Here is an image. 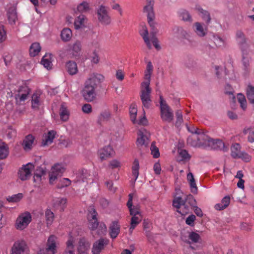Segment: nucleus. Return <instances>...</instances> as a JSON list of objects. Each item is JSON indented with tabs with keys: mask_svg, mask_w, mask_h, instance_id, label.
Returning <instances> with one entry per match:
<instances>
[{
	"mask_svg": "<svg viewBox=\"0 0 254 254\" xmlns=\"http://www.w3.org/2000/svg\"><path fill=\"white\" fill-rule=\"evenodd\" d=\"M154 1L153 0H146V4L144 6L143 12L148 19H155V13L153 10Z\"/></svg>",
	"mask_w": 254,
	"mask_h": 254,
	"instance_id": "obj_16",
	"label": "nucleus"
},
{
	"mask_svg": "<svg viewBox=\"0 0 254 254\" xmlns=\"http://www.w3.org/2000/svg\"><path fill=\"white\" fill-rule=\"evenodd\" d=\"M139 33L149 49H151L152 47L151 41L157 50H159L161 49L156 37L154 36L149 37L148 31L145 26H142V29L139 31Z\"/></svg>",
	"mask_w": 254,
	"mask_h": 254,
	"instance_id": "obj_4",
	"label": "nucleus"
},
{
	"mask_svg": "<svg viewBox=\"0 0 254 254\" xmlns=\"http://www.w3.org/2000/svg\"><path fill=\"white\" fill-rule=\"evenodd\" d=\"M41 49L40 44L37 42L33 43L29 48V54L31 57L37 56Z\"/></svg>",
	"mask_w": 254,
	"mask_h": 254,
	"instance_id": "obj_38",
	"label": "nucleus"
},
{
	"mask_svg": "<svg viewBox=\"0 0 254 254\" xmlns=\"http://www.w3.org/2000/svg\"><path fill=\"white\" fill-rule=\"evenodd\" d=\"M173 206L177 208L178 212L183 214L180 210L179 209L181 206H183L185 208V203L184 199L181 197H175L173 200Z\"/></svg>",
	"mask_w": 254,
	"mask_h": 254,
	"instance_id": "obj_37",
	"label": "nucleus"
},
{
	"mask_svg": "<svg viewBox=\"0 0 254 254\" xmlns=\"http://www.w3.org/2000/svg\"><path fill=\"white\" fill-rule=\"evenodd\" d=\"M180 18L183 21L191 22L192 18L190 13L185 9H181L179 11Z\"/></svg>",
	"mask_w": 254,
	"mask_h": 254,
	"instance_id": "obj_41",
	"label": "nucleus"
},
{
	"mask_svg": "<svg viewBox=\"0 0 254 254\" xmlns=\"http://www.w3.org/2000/svg\"><path fill=\"white\" fill-rule=\"evenodd\" d=\"M41 94L39 93H34L31 97V107L32 108L38 110L41 105L40 101Z\"/></svg>",
	"mask_w": 254,
	"mask_h": 254,
	"instance_id": "obj_31",
	"label": "nucleus"
},
{
	"mask_svg": "<svg viewBox=\"0 0 254 254\" xmlns=\"http://www.w3.org/2000/svg\"><path fill=\"white\" fill-rule=\"evenodd\" d=\"M142 220V216L141 214H137L132 216L129 227V231H132L136 226L141 222Z\"/></svg>",
	"mask_w": 254,
	"mask_h": 254,
	"instance_id": "obj_36",
	"label": "nucleus"
},
{
	"mask_svg": "<svg viewBox=\"0 0 254 254\" xmlns=\"http://www.w3.org/2000/svg\"><path fill=\"white\" fill-rule=\"evenodd\" d=\"M188 237L190 239V241L191 242V244L196 243L199 242L200 237L199 235L194 232H188Z\"/></svg>",
	"mask_w": 254,
	"mask_h": 254,
	"instance_id": "obj_53",
	"label": "nucleus"
},
{
	"mask_svg": "<svg viewBox=\"0 0 254 254\" xmlns=\"http://www.w3.org/2000/svg\"><path fill=\"white\" fill-rule=\"evenodd\" d=\"M214 149H224V143L220 139H213L211 138L209 145Z\"/></svg>",
	"mask_w": 254,
	"mask_h": 254,
	"instance_id": "obj_35",
	"label": "nucleus"
},
{
	"mask_svg": "<svg viewBox=\"0 0 254 254\" xmlns=\"http://www.w3.org/2000/svg\"><path fill=\"white\" fill-rule=\"evenodd\" d=\"M97 15L98 20L102 25L106 26L111 23V17L107 6L103 4L100 5L97 9Z\"/></svg>",
	"mask_w": 254,
	"mask_h": 254,
	"instance_id": "obj_5",
	"label": "nucleus"
},
{
	"mask_svg": "<svg viewBox=\"0 0 254 254\" xmlns=\"http://www.w3.org/2000/svg\"><path fill=\"white\" fill-rule=\"evenodd\" d=\"M58 244V238L54 235H50L46 242V248L40 249L38 254H55L57 253Z\"/></svg>",
	"mask_w": 254,
	"mask_h": 254,
	"instance_id": "obj_3",
	"label": "nucleus"
},
{
	"mask_svg": "<svg viewBox=\"0 0 254 254\" xmlns=\"http://www.w3.org/2000/svg\"><path fill=\"white\" fill-rule=\"evenodd\" d=\"M8 154V148L7 145L3 142H0V159L5 158Z\"/></svg>",
	"mask_w": 254,
	"mask_h": 254,
	"instance_id": "obj_42",
	"label": "nucleus"
},
{
	"mask_svg": "<svg viewBox=\"0 0 254 254\" xmlns=\"http://www.w3.org/2000/svg\"><path fill=\"white\" fill-rule=\"evenodd\" d=\"M148 23L150 27V36H156V34L158 32V30L156 27V23L154 22V19H148L147 20Z\"/></svg>",
	"mask_w": 254,
	"mask_h": 254,
	"instance_id": "obj_49",
	"label": "nucleus"
},
{
	"mask_svg": "<svg viewBox=\"0 0 254 254\" xmlns=\"http://www.w3.org/2000/svg\"><path fill=\"white\" fill-rule=\"evenodd\" d=\"M176 116L177 118L176 126L179 127L183 122V115L181 111L179 110L177 111L176 112Z\"/></svg>",
	"mask_w": 254,
	"mask_h": 254,
	"instance_id": "obj_64",
	"label": "nucleus"
},
{
	"mask_svg": "<svg viewBox=\"0 0 254 254\" xmlns=\"http://www.w3.org/2000/svg\"><path fill=\"white\" fill-rule=\"evenodd\" d=\"M213 41L217 47H223L225 45L224 40L218 36L213 35Z\"/></svg>",
	"mask_w": 254,
	"mask_h": 254,
	"instance_id": "obj_56",
	"label": "nucleus"
},
{
	"mask_svg": "<svg viewBox=\"0 0 254 254\" xmlns=\"http://www.w3.org/2000/svg\"><path fill=\"white\" fill-rule=\"evenodd\" d=\"M241 146L238 143H235L232 145L231 148V156L234 158H237L242 151H240Z\"/></svg>",
	"mask_w": 254,
	"mask_h": 254,
	"instance_id": "obj_45",
	"label": "nucleus"
},
{
	"mask_svg": "<svg viewBox=\"0 0 254 254\" xmlns=\"http://www.w3.org/2000/svg\"><path fill=\"white\" fill-rule=\"evenodd\" d=\"M159 104L161 120L164 122L171 123L174 119L173 112L162 96L159 97Z\"/></svg>",
	"mask_w": 254,
	"mask_h": 254,
	"instance_id": "obj_2",
	"label": "nucleus"
},
{
	"mask_svg": "<svg viewBox=\"0 0 254 254\" xmlns=\"http://www.w3.org/2000/svg\"><path fill=\"white\" fill-rule=\"evenodd\" d=\"M115 154V152L110 145L106 146L98 151V155L102 161L113 157Z\"/></svg>",
	"mask_w": 254,
	"mask_h": 254,
	"instance_id": "obj_15",
	"label": "nucleus"
},
{
	"mask_svg": "<svg viewBox=\"0 0 254 254\" xmlns=\"http://www.w3.org/2000/svg\"><path fill=\"white\" fill-rule=\"evenodd\" d=\"M27 246L23 240H18L14 242L10 254H27Z\"/></svg>",
	"mask_w": 254,
	"mask_h": 254,
	"instance_id": "obj_11",
	"label": "nucleus"
},
{
	"mask_svg": "<svg viewBox=\"0 0 254 254\" xmlns=\"http://www.w3.org/2000/svg\"><path fill=\"white\" fill-rule=\"evenodd\" d=\"M6 32L4 25H0V43L4 42L6 39Z\"/></svg>",
	"mask_w": 254,
	"mask_h": 254,
	"instance_id": "obj_60",
	"label": "nucleus"
},
{
	"mask_svg": "<svg viewBox=\"0 0 254 254\" xmlns=\"http://www.w3.org/2000/svg\"><path fill=\"white\" fill-rule=\"evenodd\" d=\"M59 114L62 121L66 122L68 120L70 113L64 103L61 106Z\"/></svg>",
	"mask_w": 254,
	"mask_h": 254,
	"instance_id": "obj_28",
	"label": "nucleus"
},
{
	"mask_svg": "<svg viewBox=\"0 0 254 254\" xmlns=\"http://www.w3.org/2000/svg\"><path fill=\"white\" fill-rule=\"evenodd\" d=\"M90 244L84 238L80 239L77 246V254H87L90 248Z\"/></svg>",
	"mask_w": 254,
	"mask_h": 254,
	"instance_id": "obj_19",
	"label": "nucleus"
},
{
	"mask_svg": "<svg viewBox=\"0 0 254 254\" xmlns=\"http://www.w3.org/2000/svg\"><path fill=\"white\" fill-rule=\"evenodd\" d=\"M30 92V89L26 85L20 86L15 94V99L17 104H20L27 99Z\"/></svg>",
	"mask_w": 254,
	"mask_h": 254,
	"instance_id": "obj_8",
	"label": "nucleus"
},
{
	"mask_svg": "<svg viewBox=\"0 0 254 254\" xmlns=\"http://www.w3.org/2000/svg\"><path fill=\"white\" fill-rule=\"evenodd\" d=\"M185 203V210L183 213H187L190 209L196 205V201L194 197L190 194L186 196L184 199Z\"/></svg>",
	"mask_w": 254,
	"mask_h": 254,
	"instance_id": "obj_22",
	"label": "nucleus"
},
{
	"mask_svg": "<svg viewBox=\"0 0 254 254\" xmlns=\"http://www.w3.org/2000/svg\"><path fill=\"white\" fill-rule=\"evenodd\" d=\"M196 9L198 12V14L202 19L205 21L207 25L209 24L211 21V17L209 12L203 9L200 6H197Z\"/></svg>",
	"mask_w": 254,
	"mask_h": 254,
	"instance_id": "obj_30",
	"label": "nucleus"
},
{
	"mask_svg": "<svg viewBox=\"0 0 254 254\" xmlns=\"http://www.w3.org/2000/svg\"><path fill=\"white\" fill-rule=\"evenodd\" d=\"M104 79L103 75L98 73H92L89 75L82 91V96L86 101L92 102L95 99L96 95L95 89Z\"/></svg>",
	"mask_w": 254,
	"mask_h": 254,
	"instance_id": "obj_1",
	"label": "nucleus"
},
{
	"mask_svg": "<svg viewBox=\"0 0 254 254\" xmlns=\"http://www.w3.org/2000/svg\"><path fill=\"white\" fill-rule=\"evenodd\" d=\"M236 41L241 50L247 43V39L245 34L241 30H238L236 33Z\"/></svg>",
	"mask_w": 254,
	"mask_h": 254,
	"instance_id": "obj_25",
	"label": "nucleus"
},
{
	"mask_svg": "<svg viewBox=\"0 0 254 254\" xmlns=\"http://www.w3.org/2000/svg\"><path fill=\"white\" fill-rule=\"evenodd\" d=\"M247 95L250 102L254 104V87L249 85L247 89Z\"/></svg>",
	"mask_w": 254,
	"mask_h": 254,
	"instance_id": "obj_48",
	"label": "nucleus"
},
{
	"mask_svg": "<svg viewBox=\"0 0 254 254\" xmlns=\"http://www.w3.org/2000/svg\"><path fill=\"white\" fill-rule=\"evenodd\" d=\"M143 227L146 237H149L151 236L150 230L152 228L151 223L148 220H144Z\"/></svg>",
	"mask_w": 254,
	"mask_h": 254,
	"instance_id": "obj_54",
	"label": "nucleus"
},
{
	"mask_svg": "<svg viewBox=\"0 0 254 254\" xmlns=\"http://www.w3.org/2000/svg\"><path fill=\"white\" fill-rule=\"evenodd\" d=\"M111 117V112L109 110H105L102 112L100 116V120L102 121H107Z\"/></svg>",
	"mask_w": 254,
	"mask_h": 254,
	"instance_id": "obj_63",
	"label": "nucleus"
},
{
	"mask_svg": "<svg viewBox=\"0 0 254 254\" xmlns=\"http://www.w3.org/2000/svg\"><path fill=\"white\" fill-rule=\"evenodd\" d=\"M35 143V137L32 134L26 136L22 144L24 150L26 151L31 150Z\"/></svg>",
	"mask_w": 254,
	"mask_h": 254,
	"instance_id": "obj_23",
	"label": "nucleus"
},
{
	"mask_svg": "<svg viewBox=\"0 0 254 254\" xmlns=\"http://www.w3.org/2000/svg\"><path fill=\"white\" fill-rule=\"evenodd\" d=\"M81 50V43L77 41H76L71 46V50L73 56H76L79 54Z\"/></svg>",
	"mask_w": 254,
	"mask_h": 254,
	"instance_id": "obj_47",
	"label": "nucleus"
},
{
	"mask_svg": "<svg viewBox=\"0 0 254 254\" xmlns=\"http://www.w3.org/2000/svg\"><path fill=\"white\" fill-rule=\"evenodd\" d=\"M138 137L136 140V145L138 147L143 145L147 146L148 143L149 134L147 131L145 129H140L137 132Z\"/></svg>",
	"mask_w": 254,
	"mask_h": 254,
	"instance_id": "obj_12",
	"label": "nucleus"
},
{
	"mask_svg": "<svg viewBox=\"0 0 254 254\" xmlns=\"http://www.w3.org/2000/svg\"><path fill=\"white\" fill-rule=\"evenodd\" d=\"M148 83H142L141 89L140 91V99L143 106L148 109L151 105V89L149 87Z\"/></svg>",
	"mask_w": 254,
	"mask_h": 254,
	"instance_id": "obj_6",
	"label": "nucleus"
},
{
	"mask_svg": "<svg viewBox=\"0 0 254 254\" xmlns=\"http://www.w3.org/2000/svg\"><path fill=\"white\" fill-rule=\"evenodd\" d=\"M66 68L67 72L71 75L76 74L78 71L77 64L73 61H68L66 63Z\"/></svg>",
	"mask_w": 254,
	"mask_h": 254,
	"instance_id": "obj_33",
	"label": "nucleus"
},
{
	"mask_svg": "<svg viewBox=\"0 0 254 254\" xmlns=\"http://www.w3.org/2000/svg\"><path fill=\"white\" fill-rule=\"evenodd\" d=\"M153 71V66L152 63L150 62H148L145 71L144 79L145 81L142 83H148V85H150L151 75Z\"/></svg>",
	"mask_w": 254,
	"mask_h": 254,
	"instance_id": "obj_34",
	"label": "nucleus"
},
{
	"mask_svg": "<svg viewBox=\"0 0 254 254\" xmlns=\"http://www.w3.org/2000/svg\"><path fill=\"white\" fill-rule=\"evenodd\" d=\"M77 10L80 12H86L90 10L89 3L86 1H83L77 7Z\"/></svg>",
	"mask_w": 254,
	"mask_h": 254,
	"instance_id": "obj_50",
	"label": "nucleus"
},
{
	"mask_svg": "<svg viewBox=\"0 0 254 254\" xmlns=\"http://www.w3.org/2000/svg\"><path fill=\"white\" fill-rule=\"evenodd\" d=\"M242 64L243 65V69L245 73H248L250 71L251 57L250 55L249 52L246 50H242Z\"/></svg>",
	"mask_w": 254,
	"mask_h": 254,
	"instance_id": "obj_17",
	"label": "nucleus"
},
{
	"mask_svg": "<svg viewBox=\"0 0 254 254\" xmlns=\"http://www.w3.org/2000/svg\"><path fill=\"white\" fill-rule=\"evenodd\" d=\"M139 161L137 159H135L132 164V175L134 177V181H135L139 175Z\"/></svg>",
	"mask_w": 254,
	"mask_h": 254,
	"instance_id": "obj_44",
	"label": "nucleus"
},
{
	"mask_svg": "<svg viewBox=\"0 0 254 254\" xmlns=\"http://www.w3.org/2000/svg\"><path fill=\"white\" fill-rule=\"evenodd\" d=\"M45 216L47 226L51 225L54 218L53 212L50 210L47 209L45 212Z\"/></svg>",
	"mask_w": 254,
	"mask_h": 254,
	"instance_id": "obj_55",
	"label": "nucleus"
},
{
	"mask_svg": "<svg viewBox=\"0 0 254 254\" xmlns=\"http://www.w3.org/2000/svg\"><path fill=\"white\" fill-rule=\"evenodd\" d=\"M96 230H97V233L98 235H102L106 232L107 227L104 223H101L98 224V226Z\"/></svg>",
	"mask_w": 254,
	"mask_h": 254,
	"instance_id": "obj_59",
	"label": "nucleus"
},
{
	"mask_svg": "<svg viewBox=\"0 0 254 254\" xmlns=\"http://www.w3.org/2000/svg\"><path fill=\"white\" fill-rule=\"evenodd\" d=\"M71 184V181L68 178L61 179L57 184L58 189H62L64 187L69 186Z\"/></svg>",
	"mask_w": 254,
	"mask_h": 254,
	"instance_id": "obj_52",
	"label": "nucleus"
},
{
	"mask_svg": "<svg viewBox=\"0 0 254 254\" xmlns=\"http://www.w3.org/2000/svg\"><path fill=\"white\" fill-rule=\"evenodd\" d=\"M87 20V19L85 15L80 14L75 19L74 22L75 28L79 29L85 27Z\"/></svg>",
	"mask_w": 254,
	"mask_h": 254,
	"instance_id": "obj_29",
	"label": "nucleus"
},
{
	"mask_svg": "<svg viewBox=\"0 0 254 254\" xmlns=\"http://www.w3.org/2000/svg\"><path fill=\"white\" fill-rule=\"evenodd\" d=\"M194 139H197V141L196 142L192 143L193 146H200L203 145H209V142L211 139L208 135L203 132L200 131L197 135L193 136Z\"/></svg>",
	"mask_w": 254,
	"mask_h": 254,
	"instance_id": "obj_18",
	"label": "nucleus"
},
{
	"mask_svg": "<svg viewBox=\"0 0 254 254\" xmlns=\"http://www.w3.org/2000/svg\"><path fill=\"white\" fill-rule=\"evenodd\" d=\"M64 171V168L61 164H55L51 169L49 174V182L51 184H54V182L60 177Z\"/></svg>",
	"mask_w": 254,
	"mask_h": 254,
	"instance_id": "obj_9",
	"label": "nucleus"
},
{
	"mask_svg": "<svg viewBox=\"0 0 254 254\" xmlns=\"http://www.w3.org/2000/svg\"><path fill=\"white\" fill-rule=\"evenodd\" d=\"M237 99L239 103L241 105V108L243 110H245L247 108V101L245 97L242 94H238Z\"/></svg>",
	"mask_w": 254,
	"mask_h": 254,
	"instance_id": "obj_57",
	"label": "nucleus"
},
{
	"mask_svg": "<svg viewBox=\"0 0 254 254\" xmlns=\"http://www.w3.org/2000/svg\"><path fill=\"white\" fill-rule=\"evenodd\" d=\"M73 243V238L70 237L66 243V247L63 254H75Z\"/></svg>",
	"mask_w": 254,
	"mask_h": 254,
	"instance_id": "obj_32",
	"label": "nucleus"
},
{
	"mask_svg": "<svg viewBox=\"0 0 254 254\" xmlns=\"http://www.w3.org/2000/svg\"><path fill=\"white\" fill-rule=\"evenodd\" d=\"M34 168L32 164L28 163L26 165H23L19 169L18 172V177L21 181L28 180L31 175V172Z\"/></svg>",
	"mask_w": 254,
	"mask_h": 254,
	"instance_id": "obj_10",
	"label": "nucleus"
},
{
	"mask_svg": "<svg viewBox=\"0 0 254 254\" xmlns=\"http://www.w3.org/2000/svg\"><path fill=\"white\" fill-rule=\"evenodd\" d=\"M137 113V108L135 104H131L129 109L130 118L133 124H136V115Z\"/></svg>",
	"mask_w": 254,
	"mask_h": 254,
	"instance_id": "obj_46",
	"label": "nucleus"
},
{
	"mask_svg": "<svg viewBox=\"0 0 254 254\" xmlns=\"http://www.w3.org/2000/svg\"><path fill=\"white\" fill-rule=\"evenodd\" d=\"M110 235L112 238L117 237L120 232V225L117 221L113 222L110 226Z\"/></svg>",
	"mask_w": 254,
	"mask_h": 254,
	"instance_id": "obj_26",
	"label": "nucleus"
},
{
	"mask_svg": "<svg viewBox=\"0 0 254 254\" xmlns=\"http://www.w3.org/2000/svg\"><path fill=\"white\" fill-rule=\"evenodd\" d=\"M56 132L55 130H51L48 132L47 134L43 135L42 146H45L51 144L55 137Z\"/></svg>",
	"mask_w": 254,
	"mask_h": 254,
	"instance_id": "obj_24",
	"label": "nucleus"
},
{
	"mask_svg": "<svg viewBox=\"0 0 254 254\" xmlns=\"http://www.w3.org/2000/svg\"><path fill=\"white\" fill-rule=\"evenodd\" d=\"M67 200L65 198H58L55 203L54 205L56 207L59 208L61 211H64L66 207Z\"/></svg>",
	"mask_w": 254,
	"mask_h": 254,
	"instance_id": "obj_43",
	"label": "nucleus"
},
{
	"mask_svg": "<svg viewBox=\"0 0 254 254\" xmlns=\"http://www.w3.org/2000/svg\"><path fill=\"white\" fill-rule=\"evenodd\" d=\"M81 178L83 182L87 181L88 179H90L91 174L89 171L86 169H82L80 171Z\"/></svg>",
	"mask_w": 254,
	"mask_h": 254,
	"instance_id": "obj_61",
	"label": "nucleus"
},
{
	"mask_svg": "<svg viewBox=\"0 0 254 254\" xmlns=\"http://www.w3.org/2000/svg\"><path fill=\"white\" fill-rule=\"evenodd\" d=\"M88 219L89 228L93 231L98 226L99 222L97 218V213L93 207H91L89 210Z\"/></svg>",
	"mask_w": 254,
	"mask_h": 254,
	"instance_id": "obj_14",
	"label": "nucleus"
},
{
	"mask_svg": "<svg viewBox=\"0 0 254 254\" xmlns=\"http://www.w3.org/2000/svg\"><path fill=\"white\" fill-rule=\"evenodd\" d=\"M6 17L9 24L14 25L18 19L16 7L14 6L9 7L6 10Z\"/></svg>",
	"mask_w": 254,
	"mask_h": 254,
	"instance_id": "obj_20",
	"label": "nucleus"
},
{
	"mask_svg": "<svg viewBox=\"0 0 254 254\" xmlns=\"http://www.w3.org/2000/svg\"><path fill=\"white\" fill-rule=\"evenodd\" d=\"M192 28L195 33L199 37H203L207 34V26H204L203 24L200 22H195Z\"/></svg>",
	"mask_w": 254,
	"mask_h": 254,
	"instance_id": "obj_21",
	"label": "nucleus"
},
{
	"mask_svg": "<svg viewBox=\"0 0 254 254\" xmlns=\"http://www.w3.org/2000/svg\"><path fill=\"white\" fill-rule=\"evenodd\" d=\"M51 54H46L42 58L41 63L47 69L52 68Z\"/></svg>",
	"mask_w": 254,
	"mask_h": 254,
	"instance_id": "obj_39",
	"label": "nucleus"
},
{
	"mask_svg": "<svg viewBox=\"0 0 254 254\" xmlns=\"http://www.w3.org/2000/svg\"><path fill=\"white\" fill-rule=\"evenodd\" d=\"M108 243L109 241L104 238H100L95 241L93 244L92 249V254H100L101 251L108 244Z\"/></svg>",
	"mask_w": 254,
	"mask_h": 254,
	"instance_id": "obj_13",
	"label": "nucleus"
},
{
	"mask_svg": "<svg viewBox=\"0 0 254 254\" xmlns=\"http://www.w3.org/2000/svg\"><path fill=\"white\" fill-rule=\"evenodd\" d=\"M32 220L31 215L28 212L20 214L16 219L15 227L17 230L24 229Z\"/></svg>",
	"mask_w": 254,
	"mask_h": 254,
	"instance_id": "obj_7",
	"label": "nucleus"
},
{
	"mask_svg": "<svg viewBox=\"0 0 254 254\" xmlns=\"http://www.w3.org/2000/svg\"><path fill=\"white\" fill-rule=\"evenodd\" d=\"M72 36V32L69 28H64L61 32V38L64 41L67 42L69 41L71 39Z\"/></svg>",
	"mask_w": 254,
	"mask_h": 254,
	"instance_id": "obj_40",
	"label": "nucleus"
},
{
	"mask_svg": "<svg viewBox=\"0 0 254 254\" xmlns=\"http://www.w3.org/2000/svg\"><path fill=\"white\" fill-rule=\"evenodd\" d=\"M111 6L112 9L117 10L120 15H123V11L121 5L119 3H116L115 1L113 0L111 2Z\"/></svg>",
	"mask_w": 254,
	"mask_h": 254,
	"instance_id": "obj_62",
	"label": "nucleus"
},
{
	"mask_svg": "<svg viewBox=\"0 0 254 254\" xmlns=\"http://www.w3.org/2000/svg\"><path fill=\"white\" fill-rule=\"evenodd\" d=\"M230 199V196L229 195L225 196L222 199L221 203H217L215 205V209L217 210H222L225 209L229 205Z\"/></svg>",
	"mask_w": 254,
	"mask_h": 254,
	"instance_id": "obj_27",
	"label": "nucleus"
},
{
	"mask_svg": "<svg viewBox=\"0 0 254 254\" xmlns=\"http://www.w3.org/2000/svg\"><path fill=\"white\" fill-rule=\"evenodd\" d=\"M150 150L151 154L154 158H157L160 156V153L158 148L155 146V143L153 142L150 146Z\"/></svg>",
	"mask_w": 254,
	"mask_h": 254,
	"instance_id": "obj_58",
	"label": "nucleus"
},
{
	"mask_svg": "<svg viewBox=\"0 0 254 254\" xmlns=\"http://www.w3.org/2000/svg\"><path fill=\"white\" fill-rule=\"evenodd\" d=\"M22 197L23 194L21 193H18L11 196H8L6 197V200L9 202H17L19 201Z\"/></svg>",
	"mask_w": 254,
	"mask_h": 254,
	"instance_id": "obj_51",
	"label": "nucleus"
}]
</instances>
